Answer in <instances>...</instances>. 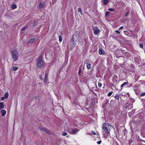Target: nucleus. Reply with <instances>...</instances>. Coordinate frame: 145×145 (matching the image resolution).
Returning a JSON list of instances; mask_svg holds the SVG:
<instances>
[{"label":"nucleus","instance_id":"nucleus-1","mask_svg":"<svg viewBox=\"0 0 145 145\" xmlns=\"http://www.w3.org/2000/svg\"><path fill=\"white\" fill-rule=\"evenodd\" d=\"M11 54L14 61H16L18 59V51L15 49L11 50Z\"/></svg>","mask_w":145,"mask_h":145},{"label":"nucleus","instance_id":"nucleus-2","mask_svg":"<svg viewBox=\"0 0 145 145\" xmlns=\"http://www.w3.org/2000/svg\"><path fill=\"white\" fill-rule=\"evenodd\" d=\"M103 129L106 132L108 133H109L110 131V127L111 126L110 124L108 123H105L103 124Z\"/></svg>","mask_w":145,"mask_h":145},{"label":"nucleus","instance_id":"nucleus-3","mask_svg":"<svg viewBox=\"0 0 145 145\" xmlns=\"http://www.w3.org/2000/svg\"><path fill=\"white\" fill-rule=\"evenodd\" d=\"M44 62L42 61V56H40L38 58L37 66L39 68L41 67L43 65Z\"/></svg>","mask_w":145,"mask_h":145},{"label":"nucleus","instance_id":"nucleus-4","mask_svg":"<svg viewBox=\"0 0 145 145\" xmlns=\"http://www.w3.org/2000/svg\"><path fill=\"white\" fill-rule=\"evenodd\" d=\"M93 29L94 34L95 35H97L100 32V31L97 26H95L93 27Z\"/></svg>","mask_w":145,"mask_h":145},{"label":"nucleus","instance_id":"nucleus-5","mask_svg":"<svg viewBox=\"0 0 145 145\" xmlns=\"http://www.w3.org/2000/svg\"><path fill=\"white\" fill-rule=\"evenodd\" d=\"M44 5V3L42 2H41L39 5L38 7L39 8H42Z\"/></svg>","mask_w":145,"mask_h":145},{"label":"nucleus","instance_id":"nucleus-6","mask_svg":"<svg viewBox=\"0 0 145 145\" xmlns=\"http://www.w3.org/2000/svg\"><path fill=\"white\" fill-rule=\"evenodd\" d=\"M99 53L100 54H105V52L103 50L100 49L99 50Z\"/></svg>","mask_w":145,"mask_h":145},{"label":"nucleus","instance_id":"nucleus-7","mask_svg":"<svg viewBox=\"0 0 145 145\" xmlns=\"http://www.w3.org/2000/svg\"><path fill=\"white\" fill-rule=\"evenodd\" d=\"M2 116H4L6 114V112L4 110H2L1 111Z\"/></svg>","mask_w":145,"mask_h":145},{"label":"nucleus","instance_id":"nucleus-8","mask_svg":"<svg viewBox=\"0 0 145 145\" xmlns=\"http://www.w3.org/2000/svg\"><path fill=\"white\" fill-rule=\"evenodd\" d=\"M78 32L77 31H76L74 33L73 35L74 37L75 38H76V39L78 36Z\"/></svg>","mask_w":145,"mask_h":145},{"label":"nucleus","instance_id":"nucleus-9","mask_svg":"<svg viewBox=\"0 0 145 145\" xmlns=\"http://www.w3.org/2000/svg\"><path fill=\"white\" fill-rule=\"evenodd\" d=\"M87 67L88 69H90L91 68V65L90 63H87Z\"/></svg>","mask_w":145,"mask_h":145},{"label":"nucleus","instance_id":"nucleus-10","mask_svg":"<svg viewBox=\"0 0 145 145\" xmlns=\"http://www.w3.org/2000/svg\"><path fill=\"white\" fill-rule=\"evenodd\" d=\"M46 133H47L48 135H51V133L50 131L47 129L45 128V129L44 131Z\"/></svg>","mask_w":145,"mask_h":145},{"label":"nucleus","instance_id":"nucleus-11","mask_svg":"<svg viewBox=\"0 0 145 145\" xmlns=\"http://www.w3.org/2000/svg\"><path fill=\"white\" fill-rule=\"evenodd\" d=\"M47 74L46 73L45 74V77L44 80V83H46L47 82Z\"/></svg>","mask_w":145,"mask_h":145},{"label":"nucleus","instance_id":"nucleus-12","mask_svg":"<svg viewBox=\"0 0 145 145\" xmlns=\"http://www.w3.org/2000/svg\"><path fill=\"white\" fill-rule=\"evenodd\" d=\"M72 133L73 134H76V132L79 131L78 130V129H77V131H76V130L74 129H72Z\"/></svg>","mask_w":145,"mask_h":145},{"label":"nucleus","instance_id":"nucleus-13","mask_svg":"<svg viewBox=\"0 0 145 145\" xmlns=\"http://www.w3.org/2000/svg\"><path fill=\"white\" fill-rule=\"evenodd\" d=\"M4 106V104L3 102L0 103V109L3 108Z\"/></svg>","mask_w":145,"mask_h":145},{"label":"nucleus","instance_id":"nucleus-14","mask_svg":"<svg viewBox=\"0 0 145 145\" xmlns=\"http://www.w3.org/2000/svg\"><path fill=\"white\" fill-rule=\"evenodd\" d=\"M35 40V39L32 38L31 39L29 40V41H28V43H32Z\"/></svg>","mask_w":145,"mask_h":145},{"label":"nucleus","instance_id":"nucleus-15","mask_svg":"<svg viewBox=\"0 0 145 145\" xmlns=\"http://www.w3.org/2000/svg\"><path fill=\"white\" fill-rule=\"evenodd\" d=\"M8 96V92H6L5 93L4 97L5 99H7Z\"/></svg>","mask_w":145,"mask_h":145},{"label":"nucleus","instance_id":"nucleus-16","mask_svg":"<svg viewBox=\"0 0 145 145\" xmlns=\"http://www.w3.org/2000/svg\"><path fill=\"white\" fill-rule=\"evenodd\" d=\"M38 23V20H37L35 21L33 23V24L32 25V26H35L37 25Z\"/></svg>","mask_w":145,"mask_h":145},{"label":"nucleus","instance_id":"nucleus-17","mask_svg":"<svg viewBox=\"0 0 145 145\" xmlns=\"http://www.w3.org/2000/svg\"><path fill=\"white\" fill-rule=\"evenodd\" d=\"M39 128L41 130L44 131V129H45V128L43 127L42 126H40L39 127Z\"/></svg>","mask_w":145,"mask_h":145},{"label":"nucleus","instance_id":"nucleus-18","mask_svg":"<svg viewBox=\"0 0 145 145\" xmlns=\"http://www.w3.org/2000/svg\"><path fill=\"white\" fill-rule=\"evenodd\" d=\"M128 84V82H125L123 84H122L121 85V89H122L123 86L124 85H127Z\"/></svg>","mask_w":145,"mask_h":145},{"label":"nucleus","instance_id":"nucleus-19","mask_svg":"<svg viewBox=\"0 0 145 145\" xmlns=\"http://www.w3.org/2000/svg\"><path fill=\"white\" fill-rule=\"evenodd\" d=\"M16 6L14 4H13L11 6V8L13 9H15L16 8Z\"/></svg>","mask_w":145,"mask_h":145},{"label":"nucleus","instance_id":"nucleus-20","mask_svg":"<svg viewBox=\"0 0 145 145\" xmlns=\"http://www.w3.org/2000/svg\"><path fill=\"white\" fill-rule=\"evenodd\" d=\"M108 1V0H103V3L104 5H106Z\"/></svg>","mask_w":145,"mask_h":145},{"label":"nucleus","instance_id":"nucleus-21","mask_svg":"<svg viewBox=\"0 0 145 145\" xmlns=\"http://www.w3.org/2000/svg\"><path fill=\"white\" fill-rule=\"evenodd\" d=\"M18 69V67H13L12 68V71H15L17 70Z\"/></svg>","mask_w":145,"mask_h":145},{"label":"nucleus","instance_id":"nucleus-22","mask_svg":"<svg viewBox=\"0 0 145 145\" xmlns=\"http://www.w3.org/2000/svg\"><path fill=\"white\" fill-rule=\"evenodd\" d=\"M59 41L60 42H61L62 41V37L61 35L59 36Z\"/></svg>","mask_w":145,"mask_h":145},{"label":"nucleus","instance_id":"nucleus-23","mask_svg":"<svg viewBox=\"0 0 145 145\" xmlns=\"http://www.w3.org/2000/svg\"><path fill=\"white\" fill-rule=\"evenodd\" d=\"M78 12H80L81 15H82V11L81 8H78Z\"/></svg>","mask_w":145,"mask_h":145},{"label":"nucleus","instance_id":"nucleus-24","mask_svg":"<svg viewBox=\"0 0 145 145\" xmlns=\"http://www.w3.org/2000/svg\"><path fill=\"white\" fill-rule=\"evenodd\" d=\"M75 39L74 37L73 36L72 39H71V41L72 42H73L74 41V39Z\"/></svg>","mask_w":145,"mask_h":145},{"label":"nucleus","instance_id":"nucleus-25","mask_svg":"<svg viewBox=\"0 0 145 145\" xmlns=\"http://www.w3.org/2000/svg\"><path fill=\"white\" fill-rule=\"evenodd\" d=\"M112 93H113V92L112 91L109 92V93L108 94V96H110L112 94Z\"/></svg>","mask_w":145,"mask_h":145},{"label":"nucleus","instance_id":"nucleus-26","mask_svg":"<svg viewBox=\"0 0 145 145\" xmlns=\"http://www.w3.org/2000/svg\"><path fill=\"white\" fill-rule=\"evenodd\" d=\"M109 14H110V13L108 12H106V14H105L106 16H108L109 15Z\"/></svg>","mask_w":145,"mask_h":145},{"label":"nucleus","instance_id":"nucleus-27","mask_svg":"<svg viewBox=\"0 0 145 145\" xmlns=\"http://www.w3.org/2000/svg\"><path fill=\"white\" fill-rule=\"evenodd\" d=\"M115 97L117 99H119V97H118V94H116L115 96Z\"/></svg>","mask_w":145,"mask_h":145},{"label":"nucleus","instance_id":"nucleus-28","mask_svg":"<svg viewBox=\"0 0 145 145\" xmlns=\"http://www.w3.org/2000/svg\"><path fill=\"white\" fill-rule=\"evenodd\" d=\"M62 135L63 136H65L67 135V133L66 132H64L62 133Z\"/></svg>","mask_w":145,"mask_h":145},{"label":"nucleus","instance_id":"nucleus-29","mask_svg":"<svg viewBox=\"0 0 145 145\" xmlns=\"http://www.w3.org/2000/svg\"><path fill=\"white\" fill-rule=\"evenodd\" d=\"M81 68H80L79 71V72H78V74L79 75H80L81 72Z\"/></svg>","mask_w":145,"mask_h":145},{"label":"nucleus","instance_id":"nucleus-30","mask_svg":"<svg viewBox=\"0 0 145 145\" xmlns=\"http://www.w3.org/2000/svg\"><path fill=\"white\" fill-rule=\"evenodd\" d=\"M108 10L110 11H113L114 10L113 8H109L108 9Z\"/></svg>","mask_w":145,"mask_h":145},{"label":"nucleus","instance_id":"nucleus-31","mask_svg":"<svg viewBox=\"0 0 145 145\" xmlns=\"http://www.w3.org/2000/svg\"><path fill=\"white\" fill-rule=\"evenodd\" d=\"M102 86V84L101 83H98V87L99 88H100Z\"/></svg>","mask_w":145,"mask_h":145},{"label":"nucleus","instance_id":"nucleus-32","mask_svg":"<svg viewBox=\"0 0 145 145\" xmlns=\"http://www.w3.org/2000/svg\"><path fill=\"white\" fill-rule=\"evenodd\" d=\"M140 48H143V46L142 43H140Z\"/></svg>","mask_w":145,"mask_h":145},{"label":"nucleus","instance_id":"nucleus-33","mask_svg":"<svg viewBox=\"0 0 145 145\" xmlns=\"http://www.w3.org/2000/svg\"><path fill=\"white\" fill-rule=\"evenodd\" d=\"M144 95H145V93H142L140 94V96H143Z\"/></svg>","mask_w":145,"mask_h":145},{"label":"nucleus","instance_id":"nucleus-34","mask_svg":"<svg viewBox=\"0 0 145 145\" xmlns=\"http://www.w3.org/2000/svg\"><path fill=\"white\" fill-rule=\"evenodd\" d=\"M91 133L92 134L95 135L96 134L93 131H92L91 132Z\"/></svg>","mask_w":145,"mask_h":145},{"label":"nucleus","instance_id":"nucleus-35","mask_svg":"<svg viewBox=\"0 0 145 145\" xmlns=\"http://www.w3.org/2000/svg\"><path fill=\"white\" fill-rule=\"evenodd\" d=\"M26 27H24L22 28V29L21 30L22 31H23L25 29Z\"/></svg>","mask_w":145,"mask_h":145},{"label":"nucleus","instance_id":"nucleus-36","mask_svg":"<svg viewBox=\"0 0 145 145\" xmlns=\"http://www.w3.org/2000/svg\"><path fill=\"white\" fill-rule=\"evenodd\" d=\"M39 78L41 79V80H42V76L41 75H40L39 76Z\"/></svg>","mask_w":145,"mask_h":145},{"label":"nucleus","instance_id":"nucleus-37","mask_svg":"<svg viewBox=\"0 0 145 145\" xmlns=\"http://www.w3.org/2000/svg\"><path fill=\"white\" fill-rule=\"evenodd\" d=\"M129 12H128L127 13L125 14V16H128V15L129 14Z\"/></svg>","mask_w":145,"mask_h":145},{"label":"nucleus","instance_id":"nucleus-38","mask_svg":"<svg viewBox=\"0 0 145 145\" xmlns=\"http://www.w3.org/2000/svg\"><path fill=\"white\" fill-rule=\"evenodd\" d=\"M101 142V141H99L97 142V143L98 144H100Z\"/></svg>","mask_w":145,"mask_h":145},{"label":"nucleus","instance_id":"nucleus-39","mask_svg":"<svg viewBox=\"0 0 145 145\" xmlns=\"http://www.w3.org/2000/svg\"><path fill=\"white\" fill-rule=\"evenodd\" d=\"M115 32H116V33H118V34H120V32L119 31H118V30H116V31H115Z\"/></svg>","mask_w":145,"mask_h":145},{"label":"nucleus","instance_id":"nucleus-40","mask_svg":"<svg viewBox=\"0 0 145 145\" xmlns=\"http://www.w3.org/2000/svg\"><path fill=\"white\" fill-rule=\"evenodd\" d=\"M4 97H2L1 98V100L2 101H3L4 99Z\"/></svg>","mask_w":145,"mask_h":145},{"label":"nucleus","instance_id":"nucleus-41","mask_svg":"<svg viewBox=\"0 0 145 145\" xmlns=\"http://www.w3.org/2000/svg\"><path fill=\"white\" fill-rule=\"evenodd\" d=\"M123 28V26H121L120 28L119 29L120 30V29H122Z\"/></svg>","mask_w":145,"mask_h":145},{"label":"nucleus","instance_id":"nucleus-42","mask_svg":"<svg viewBox=\"0 0 145 145\" xmlns=\"http://www.w3.org/2000/svg\"><path fill=\"white\" fill-rule=\"evenodd\" d=\"M67 137H68V136H67Z\"/></svg>","mask_w":145,"mask_h":145}]
</instances>
